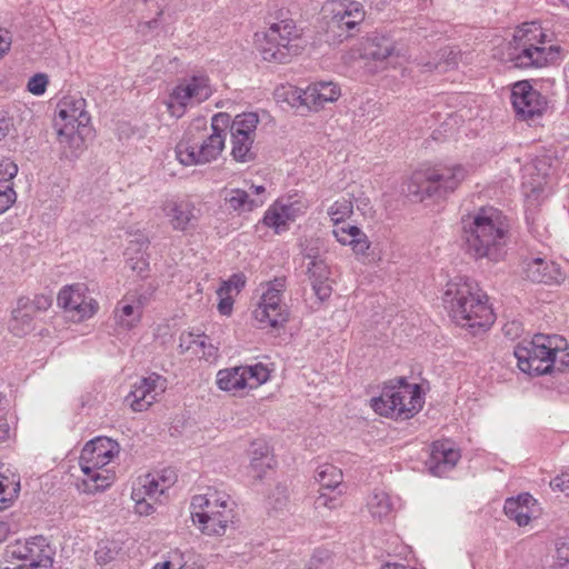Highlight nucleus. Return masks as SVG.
Returning a JSON list of instances; mask_svg holds the SVG:
<instances>
[{
    "mask_svg": "<svg viewBox=\"0 0 569 569\" xmlns=\"http://www.w3.org/2000/svg\"><path fill=\"white\" fill-rule=\"evenodd\" d=\"M552 490L566 492L569 490V471H565L561 475L553 478L550 482Z\"/></svg>",
    "mask_w": 569,
    "mask_h": 569,
    "instance_id": "nucleus-53",
    "label": "nucleus"
},
{
    "mask_svg": "<svg viewBox=\"0 0 569 569\" xmlns=\"http://www.w3.org/2000/svg\"><path fill=\"white\" fill-rule=\"evenodd\" d=\"M513 356L519 369L529 375L541 376L569 368V345L558 335H536L530 341L518 345Z\"/></svg>",
    "mask_w": 569,
    "mask_h": 569,
    "instance_id": "nucleus-2",
    "label": "nucleus"
},
{
    "mask_svg": "<svg viewBox=\"0 0 569 569\" xmlns=\"http://www.w3.org/2000/svg\"><path fill=\"white\" fill-rule=\"evenodd\" d=\"M259 117L254 112H244L234 117L230 126L232 142H253Z\"/></svg>",
    "mask_w": 569,
    "mask_h": 569,
    "instance_id": "nucleus-31",
    "label": "nucleus"
},
{
    "mask_svg": "<svg viewBox=\"0 0 569 569\" xmlns=\"http://www.w3.org/2000/svg\"><path fill=\"white\" fill-rule=\"evenodd\" d=\"M555 558L559 567H565L566 565H569V542L557 541Z\"/></svg>",
    "mask_w": 569,
    "mask_h": 569,
    "instance_id": "nucleus-51",
    "label": "nucleus"
},
{
    "mask_svg": "<svg viewBox=\"0 0 569 569\" xmlns=\"http://www.w3.org/2000/svg\"><path fill=\"white\" fill-rule=\"evenodd\" d=\"M86 100L78 96H64L57 104L54 127L58 136L69 142H86L93 138L91 118Z\"/></svg>",
    "mask_w": 569,
    "mask_h": 569,
    "instance_id": "nucleus-9",
    "label": "nucleus"
},
{
    "mask_svg": "<svg viewBox=\"0 0 569 569\" xmlns=\"http://www.w3.org/2000/svg\"><path fill=\"white\" fill-rule=\"evenodd\" d=\"M249 456L248 475L254 480H261L267 471L272 469L276 463L270 447L262 440H257L251 443Z\"/></svg>",
    "mask_w": 569,
    "mask_h": 569,
    "instance_id": "nucleus-28",
    "label": "nucleus"
},
{
    "mask_svg": "<svg viewBox=\"0 0 569 569\" xmlns=\"http://www.w3.org/2000/svg\"><path fill=\"white\" fill-rule=\"evenodd\" d=\"M20 491V477L11 473L6 476L0 473V510L7 506L4 503L13 501Z\"/></svg>",
    "mask_w": 569,
    "mask_h": 569,
    "instance_id": "nucleus-38",
    "label": "nucleus"
},
{
    "mask_svg": "<svg viewBox=\"0 0 569 569\" xmlns=\"http://www.w3.org/2000/svg\"><path fill=\"white\" fill-rule=\"evenodd\" d=\"M367 508L373 519L382 522L389 520L396 510V499L383 490H373L368 497Z\"/></svg>",
    "mask_w": 569,
    "mask_h": 569,
    "instance_id": "nucleus-32",
    "label": "nucleus"
},
{
    "mask_svg": "<svg viewBox=\"0 0 569 569\" xmlns=\"http://www.w3.org/2000/svg\"><path fill=\"white\" fill-rule=\"evenodd\" d=\"M167 389V379L158 373L140 378L126 397V402L137 412L147 410Z\"/></svg>",
    "mask_w": 569,
    "mask_h": 569,
    "instance_id": "nucleus-18",
    "label": "nucleus"
},
{
    "mask_svg": "<svg viewBox=\"0 0 569 569\" xmlns=\"http://www.w3.org/2000/svg\"><path fill=\"white\" fill-rule=\"evenodd\" d=\"M236 501L226 491L213 487L191 499L190 509L194 525L208 536H223L234 522Z\"/></svg>",
    "mask_w": 569,
    "mask_h": 569,
    "instance_id": "nucleus-5",
    "label": "nucleus"
},
{
    "mask_svg": "<svg viewBox=\"0 0 569 569\" xmlns=\"http://www.w3.org/2000/svg\"><path fill=\"white\" fill-rule=\"evenodd\" d=\"M246 279L241 273L232 274L228 280L223 281L217 290V293L236 296L244 287Z\"/></svg>",
    "mask_w": 569,
    "mask_h": 569,
    "instance_id": "nucleus-42",
    "label": "nucleus"
},
{
    "mask_svg": "<svg viewBox=\"0 0 569 569\" xmlns=\"http://www.w3.org/2000/svg\"><path fill=\"white\" fill-rule=\"evenodd\" d=\"M503 331H505L506 336H508L510 339H513L515 337H518L521 333L522 328H521L520 323L511 322V323H507L503 327Z\"/></svg>",
    "mask_w": 569,
    "mask_h": 569,
    "instance_id": "nucleus-55",
    "label": "nucleus"
},
{
    "mask_svg": "<svg viewBox=\"0 0 569 569\" xmlns=\"http://www.w3.org/2000/svg\"><path fill=\"white\" fill-rule=\"evenodd\" d=\"M230 116L226 112H219L211 119V134L209 142H224L227 137V129H230Z\"/></svg>",
    "mask_w": 569,
    "mask_h": 569,
    "instance_id": "nucleus-41",
    "label": "nucleus"
},
{
    "mask_svg": "<svg viewBox=\"0 0 569 569\" xmlns=\"http://www.w3.org/2000/svg\"><path fill=\"white\" fill-rule=\"evenodd\" d=\"M298 209L293 203L274 202L263 216V223L280 233L288 229V223L297 217Z\"/></svg>",
    "mask_w": 569,
    "mask_h": 569,
    "instance_id": "nucleus-30",
    "label": "nucleus"
},
{
    "mask_svg": "<svg viewBox=\"0 0 569 569\" xmlns=\"http://www.w3.org/2000/svg\"><path fill=\"white\" fill-rule=\"evenodd\" d=\"M147 298L142 295H127L118 301L113 310V321L117 330L130 331L141 321L142 309Z\"/></svg>",
    "mask_w": 569,
    "mask_h": 569,
    "instance_id": "nucleus-21",
    "label": "nucleus"
},
{
    "mask_svg": "<svg viewBox=\"0 0 569 569\" xmlns=\"http://www.w3.org/2000/svg\"><path fill=\"white\" fill-rule=\"evenodd\" d=\"M149 241L144 237H140L137 241H131L130 247L128 248V253L130 251L137 250L139 256L133 258H129L130 269L137 272L138 276L144 278L149 271V261L144 254V251L148 249Z\"/></svg>",
    "mask_w": 569,
    "mask_h": 569,
    "instance_id": "nucleus-36",
    "label": "nucleus"
},
{
    "mask_svg": "<svg viewBox=\"0 0 569 569\" xmlns=\"http://www.w3.org/2000/svg\"><path fill=\"white\" fill-rule=\"evenodd\" d=\"M332 233L338 242L343 246H350L353 253L359 258L368 257L370 241L366 233L356 226L336 227Z\"/></svg>",
    "mask_w": 569,
    "mask_h": 569,
    "instance_id": "nucleus-29",
    "label": "nucleus"
},
{
    "mask_svg": "<svg viewBox=\"0 0 569 569\" xmlns=\"http://www.w3.org/2000/svg\"><path fill=\"white\" fill-rule=\"evenodd\" d=\"M250 189H251V191H252L253 193H256L257 196H259V194H261V193H263V192L266 191V189H264V187H263V186H254V184H252V186L250 187Z\"/></svg>",
    "mask_w": 569,
    "mask_h": 569,
    "instance_id": "nucleus-62",
    "label": "nucleus"
},
{
    "mask_svg": "<svg viewBox=\"0 0 569 569\" xmlns=\"http://www.w3.org/2000/svg\"><path fill=\"white\" fill-rule=\"evenodd\" d=\"M234 160L239 162H248L253 159L251 144H234L231 151Z\"/></svg>",
    "mask_w": 569,
    "mask_h": 569,
    "instance_id": "nucleus-50",
    "label": "nucleus"
},
{
    "mask_svg": "<svg viewBox=\"0 0 569 569\" xmlns=\"http://www.w3.org/2000/svg\"><path fill=\"white\" fill-rule=\"evenodd\" d=\"M505 513L519 527L527 526L537 512V500L529 493L509 498L503 506Z\"/></svg>",
    "mask_w": 569,
    "mask_h": 569,
    "instance_id": "nucleus-27",
    "label": "nucleus"
},
{
    "mask_svg": "<svg viewBox=\"0 0 569 569\" xmlns=\"http://www.w3.org/2000/svg\"><path fill=\"white\" fill-rule=\"evenodd\" d=\"M79 149H80V144L69 143V144L64 146L62 154L66 156L67 158H69L70 160H72L79 156L78 154Z\"/></svg>",
    "mask_w": 569,
    "mask_h": 569,
    "instance_id": "nucleus-57",
    "label": "nucleus"
},
{
    "mask_svg": "<svg viewBox=\"0 0 569 569\" xmlns=\"http://www.w3.org/2000/svg\"><path fill=\"white\" fill-rule=\"evenodd\" d=\"M224 200L230 209L238 212L252 211L264 202L263 199L250 198L249 193L241 189H231Z\"/></svg>",
    "mask_w": 569,
    "mask_h": 569,
    "instance_id": "nucleus-34",
    "label": "nucleus"
},
{
    "mask_svg": "<svg viewBox=\"0 0 569 569\" xmlns=\"http://www.w3.org/2000/svg\"><path fill=\"white\" fill-rule=\"evenodd\" d=\"M17 200V193L11 184L0 188V214L6 212Z\"/></svg>",
    "mask_w": 569,
    "mask_h": 569,
    "instance_id": "nucleus-47",
    "label": "nucleus"
},
{
    "mask_svg": "<svg viewBox=\"0 0 569 569\" xmlns=\"http://www.w3.org/2000/svg\"><path fill=\"white\" fill-rule=\"evenodd\" d=\"M132 492L138 499L158 500V498L164 493L163 489L156 482L154 477L148 473L139 479L137 487L133 488Z\"/></svg>",
    "mask_w": 569,
    "mask_h": 569,
    "instance_id": "nucleus-39",
    "label": "nucleus"
},
{
    "mask_svg": "<svg viewBox=\"0 0 569 569\" xmlns=\"http://www.w3.org/2000/svg\"><path fill=\"white\" fill-rule=\"evenodd\" d=\"M207 128V121L204 118H197L192 124H191V129H194V130H206Z\"/></svg>",
    "mask_w": 569,
    "mask_h": 569,
    "instance_id": "nucleus-58",
    "label": "nucleus"
},
{
    "mask_svg": "<svg viewBox=\"0 0 569 569\" xmlns=\"http://www.w3.org/2000/svg\"><path fill=\"white\" fill-rule=\"evenodd\" d=\"M293 98L308 109L318 110L328 102H335L341 96L340 87L332 81H318L306 89H292Z\"/></svg>",
    "mask_w": 569,
    "mask_h": 569,
    "instance_id": "nucleus-19",
    "label": "nucleus"
},
{
    "mask_svg": "<svg viewBox=\"0 0 569 569\" xmlns=\"http://www.w3.org/2000/svg\"><path fill=\"white\" fill-rule=\"evenodd\" d=\"M380 569H415V568H408L407 566L402 565V563H385L383 566L380 567Z\"/></svg>",
    "mask_w": 569,
    "mask_h": 569,
    "instance_id": "nucleus-60",
    "label": "nucleus"
},
{
    "mask_svg": "<svg viewBox=\"0 0 569 569\" xmlns=\"http://www.w3.org/2000/svg\"><path fill=\"white\" fill-rule=\"evenodd\" d=\"M315 508L320 509H329L333 510L340 507V499L336 495H328L326 492H320L315 499Z\"/></svg>",
    "mask_w": 569,
    "mask_h": 569,
    "instance_id": "nucleus-46",
    "label": "nucleus"
},
{
    "mask_svg": "<svg viewBox=\"0 0 569 569\" xmlns=\"http://www.w3.org/2000/svg\"><path fill=\"white\" fill-rule=\"evenodd\" d=\"M12 129V121L0 113V142L9 134Z\"/></svg>",
    "mask_w": 569,
    "mask_h": 569,
    "instance_id": "nucleus-54",
    "label": "nucleus"
},
{
    "mask_svg": "<svg viewBox=\"0 0 569 569\" xmlns=\"http://www.w3.org/2000/svg\"><path fill=\"white\" fill-rule=\"evenodd\" d=\"M154 477V480L166 492L169 488H171L177 481V473L171 468H166L160 471L151 472Z\"/></svg>",
    "mask_w": 569,
    "mask_h": 569,
    "instance_id": "nucleus-45",
    "label": "nucleus"
},
{
    "mask_svg": "<svg viewBox=\"0 0 569 569\" xmlns=\"http://www.w3.org/2000/svg\"><path fill=\"white\" fill-rule=\"evenodd\" d=\"M177 563L173 560H166L159 563H156L152 569H173Z\"/></svg>",
    "mask_w": 569,
    "mask_h": 569,
    "instance_id": "nucleus-59",
    "label": "nucleus"
},
{
    "mask_svg": "<svg viewBox=\"0 0 569 569\" xmlns=\"http://www.w3.org/2000/svg\"><path fill=\"white\" fill-rule=\"evenodd\" d=\"M523 272L532 282L559 284L565 280L560 266L545 258H530L525 261Z\"/></svg>",
    "mask_w": 569,
    "mask_h": 569,
    "instance_id": "nucleus-22",
    "label": "nucleus"
},
{
    "mask_svg": "<svg viewBox=\"0 0 569 569\" xmlns=\"http://www.w3.org/2000/svg\"><path fill=\"white\" fill-rule=\"evenodd\" d=\"M131 498L136 502V512L140 516H149L154 511V502L157 500H149L148 497L144 499H138V497L134 496V492L131 493Z\"/></svg>",
    "mask_w": 569,
    "mask_h": 569,
    "instance_id": "nucleus-48",
    "label": "nucleus"
},
{
    "mask_svg": "<svg viewBox=\"0 0 569 569\" xmlns=\"http://www.w3.org/2000/svg\"><path fill=\"white\" fill-rule=\"evenodd\" d=\"M301 49V38L291 20L271 24L259 43L262 59L276 63L289 62Z\"/></svg>",
    "mask_w": 569,
    "mask_h": 569,
    "instance_id": "nucleus-11",
    "label": "nucleus"
},
{
    "mask_svg": "<svg viewBox=\"0 0 569 569\" xmlns=\"http://www.w3.org/2000/svg\"><path fill=\"white\" fill-rule=\"evenodd\" d=\"M29 298H20L17 301V307L12 311V319L10 321V330L16 336H22L32 329V320L37 312L28 306Z\"/></svg>",
    "mask_w": 569,
    "mask_h": 569,
    "instance_id": "nucleus-33",
    "label": "nucleus"
},
{
    "mask_svg": "<svg viewBox=\"0 0 569 569\" xmlns=\"http://www.w3.org/2000/svg\"><path fill=\"white\" fill-rule=\"evenodd\" d=\"M48 83L49 78L46 73H36L29 79L27 89L34 96H42L47 90Z\"/></svg>",
    "mask_w": 569,
    "mask_h": 569,
    "instance_id": "nucleus-44",
    "label": "nucleus"
},
{
    "mask_svg": "<svg viewBox=\"0 0 569 569\" xmlns=\"http://www.w3.org/2000/svg\"><path fill=\"white\" fill-rule=\"evenodd\" d=\"M542 37V30L536 22L517 27L508 48V59L512 67L541 68L552 62L558 54V48L539 46Z\"/></svg>",
    "mask_w": 569,
    "mask_h": 569,
    "instance_id": "nucleus-7",
    "label": "nucleus"
},
{
    "mask_svg": "<svg viewBox=\"0 0 569 569\" xmlns=\"http://www.w3.org/2000/svg\"><path fill=\"white\" fill-rule=\"evenodd\" d=\"M57 303L68 318L77 322L90 319L99 310V303L90 295L87 284L80 282L63 286L59 290Z\"/></svg>",
    "mask_w": 569,
    "mask_h": 569,
    "instance_id": "nucleus-14",
    "label": "nucleus"
},
{
    "mask_svg": "<svg viewBox=\"0 0 569 569\" xmlns=\"http://www.w3.org/2000/svg\"><path fill=\"white\" fill-rule=\"evenodd\" d=\"M118 453L119 445L109 438L99 437L87 442L79 458L83 478L77 485L78 490L93 495L110 487L116 473L108 466Z\"/></svg>",
    "mask_w": 569,
    "mask_h": 569,
    "instance_id": "nucleus-4",
    "label": "nucleus"
},
{
    "mask_svg": "<svg viewBox=\"0 0 569 569\" xmlns=\"http://www.w3.org/2000/svg\"><path fill=\"white\" fill-rule=\"evenodd\" d=\"M459 459L460 452L452 442L448 440L436 441L432 445L427 466L432 475L442 477L453 469Z\"/></svg>",
    "mask_w": 569,
    "mask_h": 569,
    "instance_id": "nucleus-23",
    "label": "nucleus"
},
{
    "mask_svg": "<svg viewBox=\"0 0 569 569\" xmlns=\"http://www.w3.org/2000/svg\"><path fill=\"white\" fill-rule=\"evenodd\" d=\"M468 176L460 163H438L415 172L408 183V192L418 200L441 202L448 199Z\"/></svg>",
    "mask_w": 569,
    "mask_h": 569,
    "instance_id": "nucleus-6",
    "label": "nucleus"
},
{
    "mask_svg": "<svg viewBox=\"0 0 569 569\" xmlns=\"http://www.w3.org/2000/svg\"><path fill=\"white\" fill-rule=\"evenodd\" d=\"M160 208L172 229L177 231H187L197 221V209L188 199L177 196L167 197Z\"/></svg>",
    "mask_w": 569,
    "mask_h": 569,
    "instance_id": "nucleus-20",
    "label": "nucleus"
},
{
    "mask_svg": "<svg viewBox=\"0 0 569 569\" xmlns=\"http://www.w3.org/2000/svg\"><path fill=\"white\" fill-rule=\"evenodd\" d=\"M522 190L531 204H538L547 197L548 177L535 163L525 166Z\"/></svg>",
    "mask_w": 569,
    "mask_h": 569,
    "instance_id": "nucleus-26",
    "label": "nucleus"
},
{
    "mask_svg": "<svg viewBox=\"0 0 569 569\" xmlns=\"http://www.w3.org/2000/svg\"><path fill=\"white\" fill-rule=\"evenodd\" d=\"M270 378L268 367L261 362L251 366H234L220 369L216 376L217 387L233 396L242 395L247 389H257Z\"/></svg>",
    "mask_w": 569,
    "mask_h": 569,
    "instance_id": "nucleus-12",
    "label": "nucleus"
},
{
    "mask_svg": "<svg viewBox=\"0 0 569 569\" xmlns=\"http://www.w3.org/2000/svg\"><path fill=\"white\" fill-rule=\"evenodd\" d=\"M332 13V22L340 29L352 30L365 19V10L360 2L353 0H333L327 4Z\"/></svg>",
    "mask_w": 569,
    "mask_h": 569,
    "instance_id": "nucleus-24",
    "label": "nucleus"
},
{
    "mask_svg": "<svg viewBox=\"0 0 569 569\" xmlns=\"http://www.w3.org/2000/svg\"><path fill=\"white\" fill-rule=\"evenodd\" d=\"M52 305V298L48 295H37L33 299H29L28 306L33 309L34 312L47 311Z\"/></svg>",
    "mask_w": 569,
    "mask_h": 569,
    "instance_id": "nucleus-49",
    "label": "nucleus"
},
{
    "mask_svg": "<svg viewBox=\"0 0 569 569\" xmlns=\"http://www.w3.org/2000/svg\"><path fill=\"white\" fill-rule=\"evenodd\" d=\"M11 38L7 31L0 30V59L4 56V53L10 49Z\"/></svg>",
    "mask_w": 569,
    "mask_h": 569,
    "instance_id": "nucleus-56",
    "label": "nucleus"
},
{
    "mask_svg": "<svg viewBox=\"0 0 569 569\" xmlns=\"http://www.w3.org/2000/svg\"><path fill=\"white\" fill-rule=\"evenodd\" d=\"M12 558L21 560L17 566L23 569H50L52 566V549L47 539L37 536L26 541H17L10 547Z\"/></svg>",
    "mask_w": 569,
    "mask_h": 569,
    "instance_id": "nucleus-16",
    "label": "nucleus"
},
{
    "mask_svg": "<svg viewBox=\"0 0 569 569\" xmlns=\"http://www.w3.org/2000/svg\"><path fill=\"white\" fill-rule=\"evenodd\" d=\"M423 403L421 388L403 378L396 385L385 386L378 398L371 399L372 409L380 416L395 419H410L420 411Z\"/></svg>",
    "mask_w": 569,
    "mask_h": 569,
    "instance_id": "nucleus-8",
    "label": "nucleus"
},
{
    "mask_svg": "<svg viewBox=\"0 0 569 569\" xmlns=\"http://www.w3.org/2000/svg\"><path fill=\"white\" fill-rule=\"evenodd\" d=\"M516 117L523 121H536L548 108L547 98L527 80L513 83L510 93Z\"/></svg>",
    "mask_w": 569,
    "mask_h": 569,
    "instance_id": "nucleus-15",
    "label": "nucleus"
},
{
    "mask_svg": "<svg viewBox=\"0 0 569 569\" xmlns=\"http://www.w3.org/2000/svg\"><path fill=\"white\" fill-rule=\"evenodd\" d=\"M316 480L325 489H335L342 482V471L331 463L320 465L316 470Z\"/></svg>",
    "mask_w": 569,
    "mask_h": 569,
    "instance_id": "nucleus-37",
    "label": "nucleus"
},
{
    "mask_svg": "<svg viewBox=\"0 0 569 569\" xmlns=\"http://www.w3.org/2000/svg\"><path fill=\"white\" fill-rule=\"evenodd\" d=\"M442 302L455 323L472 333L486 330L495 322L487 293L469 277L458 276L449 280Z\"/></svg>",
    "mask_w": 569,
    "mask_h": 569,
    "instance_id": "nucleus-1",
    "label": "nucleus"
},
{
    "mask_svg": "<svg viewBox=\"0 0 569 569\" xmlns=\"http://www.w3.org/2000/svg\"><path fill=\"white\" fill-rule=\"evenodd\" d=\"M302 256L308 260L306 274L316 297L320 301L327 300L331 296L332 288L330 284L331 271L326 259L319 253L317 247L306 246L302 249Z\"/></svg>",
    "mask_w": 569,
    "mask_h": 569,
    "instance_id": "nucleus-17",
    "label": "nucleus"
},
{
    "mask_svg": "<svg viewBox=\"0 0 569 569\" xmlns=\"http://www.w3.org/2000/svg\"><path fill=\"white\" fill-rule=\"evenodd\" d=\"M419 64H421L428 71H431L433 69L438 70L439 68H441V63H439V62H430V61L422 62L421 61V62H419Z\"/></svg>",
    "mask_w": 569,
    "mask_h": 569,
    "instance_id": "nucleus-61",
    "label": "nucleus"
},
{
    "mask_svg": "<svg viewBox=\"0 0 569 569\" xmlns=\"http://www.w3.org/2000/svg\"><path fill=\"white\" fill-rule=\"evenodd\" d=\"M566 81L569 84V66L565 69Z\"/></svg>",
    "mask_w": 569,
    "mask_h": 569,
    "instance_id": "nucleus-64",
    "label": "nucleus"
},
{
    "mask_svg": "<svg viewBox=\"0 0 569 569\" xmlns=\"http://www.w3.org/2000/svg\"><path fill=\"white\" fill-rule=\"evenodd\" d=\"M157 23H158V21L156 19H153V20L148 21V22H146L143 24H140V30H143L146 28H153V27L157 26Z\"/></svg>",
    "mask_w": 569,
    "mask_h": 569,
    "instance_id": "nucleus-63",
    "label": "nucleus"
},
{
    "mask_svg": "<svg viewBox=\"0 0 569 569\" xmlns=\"http://www.w3.org/2000/svg\"><path fill=\"white\" fill-rule=\"evenodd\" d=\"M18 173V164L10 158L0 159V184H11V180Z\"/></svg>",
    "mask_w": 569,
    "mask_h": 569,
    "instance_id": "nucleus-43",
    "label": "nucleus"
},
{
    "mask_svg": "<svg viewBox=\"0 0 569 569\" xmlns=\"http://www.w3.org/2000/svg\"><path fill=\"white\" fill-rule=\"evenodd\" d=\"M352 212L353 203L349 193L347 197L343 196L336 200L327 210L330 220L336 224V227H339L338 224L348 219Z\"/></svg>",
    "mask_w": 569,
    "mask_h": 569,
    "instance_id": "nucleus-40",
    "label": "nucleus"
},
{
    "mask_svg": "<svg viewBox=\"0 0 569 569\" xmlns=\"http://www.w3.org/2000/svg\"><path fill=\"white\" fill-rule=\"evenodd\" d=\"M224 144H176L174 153L183 166L210 162L220 156Z\"/></svg>",
    "mask_w": 569,
    "mask_h": 569,
    "instance_id": "nucleus-25",
    "label": "nucleus"
},
{
    "mask_svg": "<svg viewBox=\"0 0 569 569\" xmlns=\"http://www.w3.org/2000/svg\"><path fill=\"white\" fill-rule=\"evenodd\" d=\"M287 278L274 279L260 284V299L252 311L260 329H280L289 320V308L284 302Z\"/></svg>",
    "mask_w": 569,
    "mask_h": 569,
    "instance_id": "nucleus-10",
    "label": "nucleus"
},
{
    "mask_svg": "<svg viewBox=\"0 0 569 569\" xmlns=\"http://www.w3.org/2000/svg\"><path fill=\"white\" fill-rule=\"evenodd\" d=\"M219 297L218 310L222 316H229L232 312L233 308V296L230 293L221 295L217 293Z\"/></svg>",
    "mask_w": 569,
    "mask_h": 569,
    "instance_id": "nucleus-52",
    "label": "nucleus"
},
{
    "mask_svg": "<svg viewBox=\"0 0 569 569\" xmlns=\"http://www.w3.org/2000/svg\"><path fill=\"white\" fill-rule=\"evenodd\" d=\"M395 50L393 42L385 37H373L367 41L365 56L375 61L383 62Z\"/></svg>",
    "mask_w": 569,
    "mask_h": 569,
    "instance_id": "nucleus-35",
    "label": "nucleus"
},
{
    "mask_svg": "<svg viewBox=\"0 0 569 569\" xmlns=\"http://www.w3.org/2000/svg\"><path fill=\"white\" fill-rule=\"evenodd\" d=\"M460 240L465 252L476 260L498 256V210L480 207L460 219Z\"/></svg>",
    "mask_w": 569,
    "mask_h": 569,
    "instance_id": "nucleus-3",
    "label": "nucleus"
},
{
    "mask_svg": "<svg viewBox=\"0 0 569 569\" xmlns=\"http://www.w3.org/2000/svg\"><path fill=\"white\" fill-rule=\"evenodd\" d=\"M212 94L210 80L204 74H196L180 81L172 90L167 102L171 116L180 118L188 108L200 104Z\"/></svg>",
    "mask_w": 569,
    "mask_h": 569,
    "instance_id": "nucleus-13",
    "label": "nucleus"
}]
</instances>
